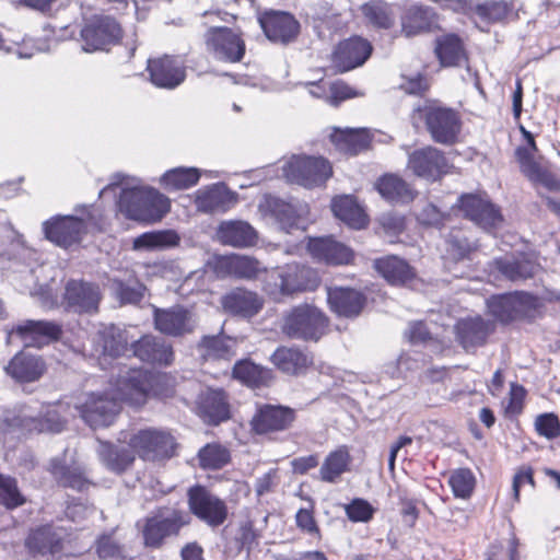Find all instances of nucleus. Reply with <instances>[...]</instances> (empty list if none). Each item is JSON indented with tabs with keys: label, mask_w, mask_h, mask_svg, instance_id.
<instances>
[{
	"label": "nucleus",
	"mask_w": 560,
	"mask_h": 560,
	"mask_svg": "<svg viewBox=\"0 0 560 560\" xmlns=\"http://www.w3.org/2000/svg\"><path fill=\"white\" fill-rule=\"evenodd\" d=\"M152 380L153 376L144 370L119 368L116 392L88 394L84 402L77 406L80 417L93 429L112 425L122 401L135 406L145 402L152 388Z\"/></svg>",
	"instance_id": "obj_1"
},
{
	"label": "nucleus",
	"mask_w": 560,
	"mask_h": 560,
	"mask_svg": "<svg viewBox=\"0 0 560 560\" xmlns=\"http://www.w3.org/2000/svg\"><path fill=\"white\" fill-rule=\"evenodd\" d=\"M121 174H116L113 180L101 191L121 186L118 209L127 218L141 222L160 221L170 209L168 199L158 190L141 186L139 183L130 185L124 182Z\"/></svg>",
	"instance_id": "obj_2"
},
{
	"label": "nucleus",
	"mask_w": 560,
	"mask_h": 560,
	"mask_svg": "<svg viewBox=\"0 0 560 560\" xmlns=\"http://www.w3.org/2000/svg\"><path fill=\"white\" fill-rule=\"evenodd\" d=\"M328 328V318L317 307L302 304L283 315L281 330L291 338L304 341H318Z\"/></svg>",
	"instance_id": "obj_3"
},
{
	"label": "nucleus",
	"mask_w": 560,
	"mask_h": 560,
	"mask_svg": "<svg viewBox=\"0 0 560 560\" xmlns=\"http://www.w3.org/2000/svg\"><path fill=\"white\" fill-rule=\"evenodd\" d=\"M3 430L20 431L21 433H59L65 422L55 408L47 407L45 411H36L30 406L8 410L3 415Z\"/></svg>",
	"instance_id": "obj_4"
},
{
	"label": "nucleus",
	"mask_w": 560,
	"mask_h": 560,
	"mask_svg": "<svg viewBox=\"0 0 560 560\" xmlns=\"http://www.w3.org/2000/svg\"><path fill=\"white\" fill-rule=\"evenodd\" d=\"M135 454L145 462H163L175 455L176 441L164 429L145 428L135 432L128 442Z\"/></svg>",
	"instance_id": "obj_5"
},
{
	"label": "nucleus",
	"mask_w": 560,
	"mask_h": 560,
	"mask_svg": "<svg viewBox=\"0 0 560 560\" xmlns=\"http://www.w3.org/2000/svg\"><path fill=\"white\" fill-rule=\"evenodd\" d=\"M418 113L434 142L446 145L456 142L462 128L460 117L456 110L429 103L419 107Z\"/></svg>",
	"instance_id": "obj_6"
},
{
	"label": "nucleus",
	"mask_w": 560,
	"mask_h": 560,
	"mask_svg": "<svg viewBox=\"0 0 560 560\" xmlns=\"http://www.w3.org/2000/svg\"><path fill=\"white\" fill-rule=\"evenodd\" d=\"M282 173L289 183L311 188L323 185L332 170L324 158L292 155L282 165Z\"/></svg>",
	"instance_id": "obj_7"
},
{
	"label": "nucleus",
	"mask_w": 560,
	"mask_h": 560,
	"mask_svg": "<svg viewBox=\"0 0 560 560\" xmlns=\"http://www.w3.org/2000/svg\"><path fill=\"white\" fill-rule=\"evenodd\" d=\"M121 35L120 24L114 18L94 16L86 21L80 31L82 50L85 52L107 50L109 46L119 42Z\"/></svg>",
	"instance_id": "obj_8"
},
{
	"label": "nucleus",
	"mask_w": 560,
	"mask_h": 560,
	"mask_svg": "<svg viewBox=\"0 0 560 560\" xmlns=\"http://www.w3.org/2000/svg\"><path fill=\"white\" fill-rule=\"evenodd\" d=\"M154 327L164 336L182 338L192 334L198 326L197 314L183 305L153 310Z\"/></svg>",
	"instance_id": "obj_9"
},
{
	"label": "nucleus",
	"mask_w": 560,
	"mask_h": 560,
	"mask_svg": "<svg viewBox=\"0 0 560 560\" xmlns=\"http://www.w3.org/2000/svg\"><path fill=\"white\" fill-rule=\"evenodd\" d=\"M265 217L275 220L279 229L291 233L293 230H304L303 217L307 213V206L300 201H284L280 198L267 196L259 205Z\"/></svg>",
	"instance_id": "obj_10"
},
{
	"label": "nucleus",
	"mask_w": 560,
	"mask_h": 560,
	"mask_svg": "<svg viewBox=\"0 0 560 560\" xmlns=\"http://www.w3.org/2000/svg\"><path fill=\"white\" fill-rule=\"evenodd\" d=\"M188 503L192 514L211 527L222 525L228 517V508L224 501L205 487L190 488Z\"/></svg>",
	"instance_id": "obj_11"
},
{
	"label": "nucleus",
	"mask_w": 560,
	"mask_h": 560,
	"mask_svg": "<svg viewBox=\"0 0 560 560\" xmlns=\"http://www.w3.org/2000/svg\"><path fill=\"white\" fill-rule=\"evenodd\" d=\"M45 237L62 248L81 242L86 232V221L75 215H56L43 223Z\"/></svg>",
	"instance_id": "obj_12"
},
{
	"label": "nucleus",
	"mask_w": 560,
	"mask_h": 560,
	"mask_svg": "<svg viewBox=\"0 0 560 560\" xmlns=\"http://www.w3.org/2000/svg\"><path fill=\"white\" fill-rule=\"evenodd\" d=\"M102 301L100 285L84 280H70L66 284L63 303L68 311L93 315Z\"/></svg>",
	"instance_id": "obj_13"
},
{
	"label": "nucleus",
	"mask_w": 560,
	"mask_h": 560,
	"mask_svg": "<svg viewBox=\"0 0 560 560\" xmlns=\"http://www.w3.org/2000/svg\"><path fill=\"white\" fill-rule=\"evenodd\" d=\"M207 48L214 58L238 62L245 54V43L229 27H210L206 34Z\"/></svg>",
	"instance_id": "obj_14"
},
{
	"label": "nucleus",
	"mask_w": 560,
	"mask_h": 560,
	"mask_svg": "<svg viewBox=\"0 0 560 560\" xmlns=\"http://www.w3.org/2000/svg\"><path fill=\"white\" fill-rule=\"evenodd\" d=\"M151 82L163 89H175L186 78L185 60L179 56L164 55L148 60L147 67Z\"/></svg>",
	"instance_id": "obj_15"
},
{
	"label": "nucleus",
	"mask_w": 560,
	"mask_h": 560,
	"mask_svg": "<svg viewBox=\"0 0 560 560\" xmlns=\"http://www.w3.org/2000/svg\"><path fill=\"white\" fill-rule=\"evenodd\" d=\"M61 334V326L55 322L27 319L9 330L8 340L18 337L26 347L40 348L58 340Z\"/></svg>",
	"instance_id": "obj_16"
},
{
	"label": "nucleus",
	"mask_w": 560,
	"mask_h": 560,
	"mask_svg": "<svg viewBox=\"0 0 560 560\" xmlns=\"http://www.w3.org/2000/svg\"><path fill=\"white\" fill-rule=\"evenodd\" d=\"M458 202L464 215L486 231L498 228L503 221L500 210L483 196L463 195Z\"/></svg>",
	"instance_id": "obj_17"
},
{
	"label": "nucleus",
	"mask_w": 560,
	"mask_h": 560,
	"mask_svg": "<svg viewBox=\"0 0 560 560\" xmlns=\"http://www.w3.org/2000/svg\"><path fill=\"white\" fill-rule=\"evenodd\" d=\"M532 303L527 293L515 292L493 295L487 300L489 313L501 323H510L524 317Z\"/></svg>",
	"instance_id": "obj_18"
},
{
	"label": "nucleus",
	"mask_w": 560,
	"mask_h": 560,
	"mask_svg": "<svg viewBox=\"0 0 560 560\" xmlns=\"http://www.w3.org/2000/svg\"><path fill=\"white\" fill-rule=\"evenodd\" d=\"M236 202V192L230 190L224 183H215L196 191L195 205L203 213H225Z\"/></svg>",
	"instance_id": "obj_19"
},
{
	"label": "nucleus",
	"mask_w": 560,
	"mask_h": 560,
	"mask_svg": "<svg viewBox=\"0 0 560 560\" xmlns=\"http://www.w3.org/2000/svg\"><path fill=\"white\" fill-rule=\"evenodd\" d=\"M447 161L439 149L428 145L409 154L408 168L418 177L436 180L445 173Z\"/></svg>",
	"instance_id": "obj_20"
},
{
	"label": "nucleus",
	"mask_w": 560,
	"mask_h": 560,
	"mask_svg": "<svg viewBox=\"0 0 560 560\" xmlns=\"http://www.w3.org/2000/svg\"><path fill=\"white\" fill-rule=\"evenodd\" d=\"M266 37L272 43L288 44L295 39L300 24L295 18L282 11L267 12L259 18Z\"/></svg>",
	"instance_id": "obj_21"
},
{
	"label": "nucleus",
	"mask_w": 560,
	"mask_h": 560,
	"mask_svg": "<svg viewBox=\"0 0 560 560\" xmlns=\"http://www.w3.org/2000/svg\"><path fill=\"white\" fill-rule=\"evenodd\" d=\"M186 524L180 512L173 511L166 516L156 515L147 520L143 528L144 544L151 548L162 546L165 538L175 536Z\"/></svg>",
	"instance_id": "obj_22"
},
{
	"label": "nucleus",
	"mask_w": 560,
	"mask_h": 560,
	"mask_svg": "<svg viewBox=\"0 0 560 560\" xmlns=\"http://www.w3.org/2000/svg\"><path fill=\"white\" fill-rule=\"evenodd\" d=\"M372 45L369 40L353 36L341 42L334 51L336 68L346 72L362 66L371 56Z\"/></svg>",
	"instance_id": "obj_23"
},
{
	"label": "nucleus",
	"mask_w": 560,
	"mask_h": 560,
	"mask_svg": "<svg viewBox=\"0 0 560 560\" xmlns=\"http://www.w3.org/2000/svg\"><path fill=\"white\" fill-rule=\"evenodd\" d=\"M526 141L528 147H518L515 151L522 173L529 180L542 185L548 190L560 191V179L533 159L532 152L536 151L534 137Z\"/></svg>",
	"instance_id": "obj_24"
},
{
	"label": "nucleus",
	"mask_w": 560,
	"mask_h": 560,
	"mask_svg": "<svg viewBox=\"0 0 560 560\" xmlns=\"http://www.w3.org/2000/svg\"><path fill=\"white\" fill-rule=\"evenodd\" d=\"M295 419V411L289 407L264 405L252 419L253 430L258 434L288 429Z\"/></svg>",
	"instance_id": "obj_25"
},
{
	"label": "nucleus",
	"mask_w": 560,
	"mask_h": 560,
	"mask_svg": "<svg viewBox=\"0 0 560 560\" xmlns=\"http://www.w3.org/2000/svg\"><path fill=\"white\" fill-rule=\"evenodd\" d=\"M98 358H119L128 351V332L115 325L102 326L93 338Z\"/></svg>",
	"instance_id": "obj_26"
},
{
	"label": "nucleus",
	"mask_w": 560,
	"mask_h": 560,
	"mask_svg": "<svg viewBox=\"0 0 560 560\" xmlns=\"http://www.w3.org/2000/svg\"><path fill=\"white\" fill-rule=\"evenodd\" d=\"M224 312L243 318H250L259 313L264 302L260 296L243 288H236L221 298Z\"/></svg>",
	"instance_id": "obj_27"
},
{
	"label": "nucleus",
	"mask_w": 560,
	"mask_h": 560,
	"mask_svg": "<svg viewBox=\"0 0 560 560\" xmlns=\"http://www.w3.org/2000/svg\"><path fill=\"white\" fill-rule=\"evenodd\" d=\"M307 248L314 258L327 265H347L353 259L352 249L331 236L312 238Z\"/></svg>",
	"instance_id": "obj_28"
},
{
	"label": "nucleus",
	"mask_w": 560,
	"mask_h": 560,
	"mask_svg": "<svg viewBox=\"0 0 560 560\" xmlns=\"http://www.w3.org/2000/svg\"><path fill=\"white\" fill-rule=\"evenodd\" d=\"M133 355L143 362L168 365L174 359L172 346L163 338L147 335L131 343Z\"/></svg>",
	"instance_id": "obj_29"
},
{
	"label": "nucleus",
	"mask_w": 560,
	"mask_h": 560,
	"mask_svg": "<svg viewBox=\"0 0 560 560\" xmlns=\"http://www.w3.org/2000/svg\"><path fill=\"white\" fill-rule=\"evenodd\" d=\"M220 243L236 248L254 246L257 242V231L243 220H224L217 229Z\"/></svg>",
	"instance_id": "obj_30"
},
{
	"label": "nucleus",
	"mask_w": 560,
	"mask_h": 560,
	"mask_svg": "<svg viewBox=\"0 0 560 560\" xmlns=\"http://www.w3.org/2000/svg\"><path fill=\"white\" fill-rule=\"evenodd\" d=\"M199 416L211 424H218L230 417L229 404L222 389L207 388L198 395Z\"/></svg>",
	"instance_id": "obj_31"
},
{
	"label": "nucleus",
	"mask_w": 560,
	"mask_h": 560,
	"mask_svg": "<svg viewBox=\"0 0 560 560\" xmlns=\"http://www.w3.org/2000/svg\"><path fill=\"white\" fill-rule=\"evenodd\" d=\"M45 369L44 360L28 352L15 354L5 366L7 373L21 383H31L39 380Z\"/></svg>",
	"instance_id": "obj_32"
},
{
	"label": "nucleus",
	"mask_w": 560,
	"mask_h": 560,
	"mask_svg": "<svg viewBox=\"0 0 560 560\" xmlns=\"http://www.w3.org/2000/svg\"><path fill=\"white\" fill-rule=\"evenodd\" d=\"M327 295L331 311L339 316L355 317L365 304L363 293L350 288H330Z\"/></svg>",
	"instance_id": "obj_33"
},
{
	"label": "nucleus",
	"mask_w": 560,
	"mask_h": 560,
	"mask_svg": "<svg viewBox=\"0 0 560 560\" xmlns=\"http://www.w3.org/2000/svg\"><path fill=\"white\" fill-rule=\"evenodd\" d=\"M96 454L100 462L110 471L121 474L135 462L132 448L117 445L110 442L98 441Z\"/></svg>",
	"instance_id": "obj_34"
},
{
	"label": "nucleus",
	"mask_w": 560,
	"mask_h": 560,
	"mask_svg": "<svg viewBox=\"0 0 560 560\" xmlns=\"http://www.w3.org/2000/svg\"><path fill=\"white\" fill-rule=\"evenodd\" d=\"M456 337L459 343L468 350L482 346L492 330V324L480 316L464 318L456 326Z\"/></svg>",
	"instance_id": "obj_35"
},
{
	"label": "nucleus",
	"mask_w": 560,
	"mask_h": 560,
	"mask_svg": "<svg viewBox=\"0 0 560 560\" xmlns=\"http://www.w3.org/2000/svg\"><path fill=\"white\" fill-rule=\"evenodd\" d=\"M63 537L65 532L61 528L46 525L28 535L26 546L34 553L55 555L62 549Z\"/></svg>",
	"instance_id": "obj_36"
},
{
	"label": "nucleus",
	"mask_w": 560,
	"mask_h": 560,
	"mask_svg": "<svg viewBox=\"0 0 560 560\" xmlns=\"http://www.w3.org/2000/svg\"><path fill=\"white\" fill-rule=\"evenodd\" d=\"M49 471L57 482L65 488L84 491L91 486L83 467L78 464L69 466L60 457L50 460Z\"/></svg>",
	"instance_id": "obj_37"
},
{
	"label": "nucleus",
	"mask_w": 560,
	"mask_h": 560,
	"mask_svg": "<svg viewBox=\"0 0 560 560\" xmlns=\"http://www.w3.org/2000/svg\"><path fill=\"white\" fill-rule=\"evenodd\" d=\"M436 23V15L432 8L412 5L401 18V32L406 37H412L431 31Z\"/></svg>",
	"instance_id": "obj_38"
},
{
	"label": "nucleus",
	"mask_w": 560,
	"mask_h": 560,
	"mask_svg": "<svg viewBox=\"0 0 560 560\" xmlns=\"http://www.w3.org/2000/svg\"><path fill=\"white\" fill-rule=\"evenodd\" d=\"M492 267L510 281H521L534 277L537 265L525 255L495 258Z\"/></svg>",
	"instance_id": "obj_39"
},
{
	"label": "nucleus",
	"mask_w": 560,
	"mask_h": 560,
	"mask_svg": "<svg viewBox=\"0 0 560 560\" xmlns=\"http://www.w3.org/2000/svg\"><path fill=\"white\" fill-rule=\"evenodd\" d=\"M311 273V270L299 265H288L279 268L270 275L281 294L289 295L296 291L308 289V284L304 281V277Z\"/></svg>",
	"instance_id": "obj_40"
},
{
	"label": "nucleus",
	"mask_w": 560,
	"mask_h": 560,
	"mask_svg": "<svg viewBox=\"0 0 560 560\" xmlns=\"http://www.w3.org/2000/svg\"><path fill=\"white\" fill-rule=\"evenodd\" d=\"M236 339L222 331L214 336H203L198 350L205 360H230L235 355Z\"/></svg>",
	"instance_id": "obj_41"
},
{
	"label": "nucleus",
	"mask_w": 560,
	"mask_h": 560,
	"mask_svg": "<svg viewBox=\"0 0 560 560\" xmlns=\"http://www.w3.org/2000/svg\"><path fill=\"white\" fill-rule=\"evenodd\" d=\"M376 271L390 284H406L415 276L409 264L397 256H386L374 261Z\"/></svg>",
	"instance_id": "obj_42"
},
{
	"label": "nucleus",
	"mask_w": 560,
	"mask_h": 560,
	"mask_svg": "<svg viewBox=\"0 0 560 560\" xmlns=\"http://www.w3.org/2000/svg\"><path fill=\"white\" fill-rule=\"evenodd\" d=\"M272 363L283 373L300 375L312 363L306 353L298 348L279 347L271 355Z\"/></svg>",
	"instance_id": "obj_43"
},
{
	"label": "nucleus",
	"mask_w": 560,
	"mask_h": 560,
	"mask_svg": "<svg viewBox=\"0 0 560 560\" xmlns=\"http://www.w3.org/2000/svg\"><path fill=\"white\" fill-rule=\"evenodd\" d=\"M435 54L444 67H459L466 61V51L456 34H446L436 38Z\"/></svg>",
	"instance_id": "obj_44"
},
{
	"label": "nucleus",
	"mask_w": 560,
	"mask_h": 560,
	"mask_svg": "<svg viewBox=\"0 0 560 560\" xmlns=\"http://www.w3.org/2000/svg\"><path fill=\"white\" fill-rule=\"evenodd\" d=\"M330 140L337 150L349 155H357L370 144V137L364 129L335 128Z\"/></svg>",
	"instance_id": "obj_45"
},
{
	"label": "nucleus",
	"mask_w": 560,
	"mask_h": 560,
	"mask_svg": "<svg viewBox=\"0 0 560 560\" xmlns=\"http://www.w3.org/2000/svg\"><path fill=\"white\" fill-rule=\"evenodd\" d=\"M331 210L336 218L353 229H362L366 224V215L357 200L351 196H341L332 200Z\"/></svg>",
	"instance_id": "obj_46"
},
{
	"label": "nucleus",
	"mask_w": 560,
	"mask_h": 560,
	"mask_svg": "<svg viewBox=\"0 0 560 560\" xmlns=\"http://www.w3.org/2000/svg\"><path fill=\"white\" fill-rule=\"evenodd\" d=\"M375 188L380 195L392 202H407L412 199L409 185L399 176L386 174L377 179Z\"/></svg>",
	"instance_id": "obj_47"
},
{
	"label": "nucleus",
	"mask_w": 560,
	"mask_h": 560,
	"mask_svg": "<svg viewBox=\"0 0 560 560\" xmlns=\"http://www.w3.org/2000/svg\"><path fill=\"white\" fill-rule=\"evenodd\" d=\"M351 456L347 446H340L330 452L325 458L320 469V479L325 482H336L337 479L349 470Z\"/></svg>",
	"instance_id": "obj_48"
},
{
	"label": "nucleus",
	"mask_w": 560,
	"mask_h": 560,
	"mask_svg": "<svg viewBox=\"0 0 560 560\" xmlns=\"http://www.w3.org/2000/svg\"><path fill=\"white\" fill-rule=\"evenodd\" d=\"M233 377L249 387H259L271 380V371L250 360H241L234 364Z\"/></svg>",
	"instance_id": "obj_49"
},
{
	"label": "nucleus",
	"mask_w": 560,
	"mask_h": 560,
	"mask_svg": "<svg viewBox=\"0 0 560 560\" xmlns=\"http://www.w3.org/2000/svg\"><path fill=\"white\" fill-rule=\"evenodd\" d=\"M179 243L178 234L173 230L145 232L133 240L135 249H165Z\"/></svg>",
	"instance_id": "obj_50"
},
{
	"label": "nucleus",
	"mask_w": 560,
	"mask_h": 560,
	"mask_svg": "<svg viewBox=\"0 0 560 560\" xmlns=\"http://www.w3.org/2000/svg\"><path fill=\"white\" fill-rule=\"evenodd\" d=\"M362 13L369 24L376 28L388 30L395 22L393 7L382 0H372L363 4Z\"/></svg>",
	"instance_id": "obj_51"
},
{
	"label": "nucleus",
	"mask_w": 560,
	"mask_h": 560,
	"mask_svg": "<svg viewBox=\"0 0 560 560\" xmlns=\"http://www.w3.org/2000/svg\"><path fill=\"white\" fill-rule=\"evenodd\" d=\"M200 178L196 167H175L163 174L161 184L167 190L187 189L195 186Z\"/></svg>",
	"instance_id": "obj_52"
},
{
	"label": "nucleus",
	"mask_w": 560,
	"mask_h": 560,
	"mask_svg": "<svg viewBox=\"0 0 560 560\" xmlns=\"http://www.w3.org/2000/svg\"><path fill=\"white\" fill-rule=\"evenodd\" d=\"M220 267L226 272L240 279H253L259 271V262L244 255H232L220 260Z\"/></svg>",
	"instance_id": "obj_53"
},
{
	"label": "nucleus",
	"mask_w": 560,
	"mask_h": 560,
	"mask_svg": "<svg viewBox=\"0 0 560 560\" xmlns=\"http://www.w3.org/2000/svg\"><path fill=\"white\" fill-rule=\"evenodd\" d=\"M199 464L203 469H220L230 460V452L218 443L205 445L198 452Z\"/></svg>",
	"instance_id": "obj_54"
},
{
	"label": "nucleus",
	"mask_w": 560,
	"mask_h": 560,
	"mask_svg": "<svg viewBox=\"0 0 560 560\" xmlns=\"http://www.w3.org/2000/svg\"><path fill=\"white\" fill-rule=\"evenodd\" d=\"M94 549L101 560L127 559L125 547L119 544L112 534L100 535L94 542Z\"/></svg>",
	"instance_id": "obj_55"
},
{
	"label": "nucleus",
	"mask_w": 560,
	"mask_h": 560,
	"mask_svg": "<svg viewBox=\"0 0 560 560\" xmlns=\"http://www.w3.org/2000/svg\"><path fill=\"white\" fill-rule=\"evenodd\" d=\"M14 478L0 474V505L14 510L25 503Z\"/></svg>",
	"instance_id": "obj_56"
},
{
	"label": "nucleus",
	"mask_w": 560,
	"mask_h": 560,
	"mask_svg": "<svg viewBox=\"0 0 560 560\" xmlns=\"http://www.w3.org/2000/svg\"><path fill=\"white\" fill-rule=\"evenodd\" d=\"M448 483L456 498L468 499L474 491L476 479L469 468H458L451 474Z\"/></svg>",
	"instance_id": "obj_57"
},
{
	"label": "nucleus",
	"mask_w": 560,
	"mask_h": 560,
	"mask_svg": "<svg viewBox=\"0 0 560 560\" xmlns=\"http://www.w3.org/2000/svg\"><path fill=\"white\" fill-rule=\"evenodd\" d=\"M510 12L511 7L503 0L487 1L476 7L477 16L488 23L502 22Z\"/></svg>",
	"instance_id": "obj_58"
},
{
	"label": "nucleus",
	"mask_w": 560,
	"mask_h": 560,
	"mask_svg": "<svg viewBox=\"0 0 560 560\" xmlns=\"http://www.w3.org/2000/svg\"><path fill=\"white\" fill-rule=\"evenodd\" d=\"M260 534L254 528L252 521H244L240 524L234 542L238 551L246 550L247 555L258 546Z\"/></svg>",
	"instance_id": "obj_59"
},
{
	"label": "nucleus",
	"mask_w": 560,
	"mask_h": 560,
	"mask_svg": "<svg viewBox=\"0 0 560 560\" xmlns=\"http://www.w3.org/2000/svg\"><path fill=\"white\" fill-rule=\"evenodd\" d=\"M535 429L540 436L553 440L560 436V421L552 412L541 413L535 420Z\"/></svg>",
	"instance_id": "obj_60"
},
{
	"label": "nucleus",
	"mask_w": 560,
	"mask_h": 560,
	"mask_svg": "<svg viewBox=\"0 0 560 560\" xmlns=\"http://www.w3.org/2000/svg\"><path fill=\"white\" fill-rule=\"evenodd\" d=\"M345 511L352 522H369L374 513L372 505L363 499H353L345 506Z\"/></svg>",
	"instance_id": "obj_61"
},
{
	"label": "nucleus",
	"mask_w": 560,
	"mask_h": 560,
	"mask_svg": "<svg viewBox=\"0 0 560 560\" xmlns=\"http://www.w3.org/2000/svg\"><path fill=\"white\" fill-rule=\"evenodd\" d=\"M20 245L16 232L5 219L0 220V256L11 257L12 252Z\"/></svg>",
	"instance_id": "obj_62"
},
{
	"label": "nucleus",
	"mask_w": 560,
	"mask_h": 560,
	"mask_svg": "<svg viewBox=\"0 0 560 560\" xmlns=\"http://www.w3.org/2000/svg\"><path fill=\"white\" fill-rule=\"evenodd\" d=\"M143 291L144 287L140 283L128 285L122 281H115V293L122 303H139L143 299Z\"/></svg>",
	"instance_id": "obj_63"
},
{
	"label": "nucleus",
	"mask_w": 560,
	"mask_h": 560,
	"mask_svg": "<svg viewBox=\"0 0 560 560\" xmlns=\"http://www.w3.org/2000/svg\"><path fill=\"white\" fill-rule=\"evenodd\" d=\"M380 224L386 234L397 236L405 229V218L397 212H386L380 217Z\"/></svg>",
	"instance_id": "obj_64"
}]
</instances>
